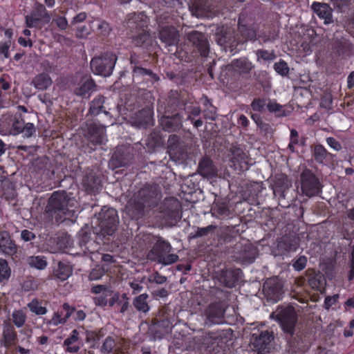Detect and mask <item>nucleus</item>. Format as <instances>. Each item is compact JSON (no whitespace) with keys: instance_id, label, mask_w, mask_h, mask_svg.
<instances>
[{"instance_id":"f257e3e1","label":"nucleus","mask_w":354,"mask_h":354,"mask_svg":"<svg viewBox=\"0 0 354 354\" xmlns=\"http://www.w3.org/2000/svg\"><path fill=\"white\" fill-rule=\"evenodd\" d=\"M118 217L113 208L104 207L99 216L93 221L94 232L102 238L112 235L116 230Z\"/></svg>"},{"instance_id":"f03ea898","label":"nucleus","mask_w":354,"mask_h":354,"mask_svg":"<svg viewBox=\"0 0 354 354\" xmlns=\"http://www.w3.org/2000/svg\"><path fill=\"white\" fill-rule=\"evenodd\" d=\"M270 317L274 318L286 333L290 335L294 333L297 322V313L292 306L278 308L275 312L271 314Z\"/></svg>"},{"instance_id":"7ed1b4c3","label":"nucleus","mask_w":354,"mask_h":354,"mask_svg":"<svg viewBox=\"0 0 354 354\" xmlns=\"http://www.w3.org/2000/svg\"><path fill=\"white\" fill-rule=\"evenodd\" d=\"M171 245L162 240H158L148 254V259L157 261L163 265H169L178 259V255L171 253Z\"/></svg>"},{"instance_id":"20e7f679","label":"nucleus","mask_w":354,"mask_h":354,"mask_svg":"<svg viewBox=\"0 0 354 354\" xmlns=\"http://www.w3.org/2000/svg\"><path fill=\"white\" fill-rule=\"evenodd\" d=\"M116 60L114 54L108 53L93 58L91 61V68L95 75L108 77L111 75Z\"/></svg>"},{"instance_id":"39448f33","label":"nucleus","mask_w":354,"mask_h":354,"mask_svg":"<svg viewBox=\"0 0 354 354\" xmlns=\"http://www.w3.org/2000/svg\"><path fill=\"white\" fill-rule=\"evenodd\" d=\"M75 203L73 199L67 198L64 193H54L49 200V209L58 214L73 215L76 211L73 209Z\"/></svg>"},{"instance_id":"423d86ee","label":"nucleus","mask_w":354,"mask_h":354,"mask_svg":"<svg viewBox=\"0 0 354 354\" xmlns=\"http://www.w3.org/2000/svg\"><path fill=\"white\" fill-rule=\"evenodd\" d=\"M23 119L21 117H3L0 120V134L17 136L22 132Z\"/></svg>"},{"instance_id":"0eeeda50","label":"nucleus","mask_w":354,"mask_h":354,"mask_svg":"<svg viewBox=\"0 0 354 354\" xmlns=\"http://www.w3.org/2000/svg\"><path fill=\"white\" fill-rule=\"evenodd\" d=\"M263 292L266 299L271 302H277L283 295L282 283L277 277L267 279L263 284Z\"/></svg>"},{"instance_id":"6e6552de","label":"nucleus","mask_w":354,"mask_h":354,"mask_svg":"<svg viewBox=\"0 0 354 354\" xmlns=\"http://www.w3.org/2000/svg\"><path fill=\"white\" fill-rule=\"evenodd\" d=\"M301 190L307 196H313L319 192V183L310 171L306 170L301 174Z\"/></svg>"},{"instance_id":"1a4fd4ad","label":"nucleus","mask_w":354,"mask_h":354,"mask_svg":"<svg viewBox=\"0 0 354 354\" xmlns=\"http://www.w3.org/2000/svg\"><path fill=\"white\" fill-rule=\"evenodd\" d=\"M299 248V241L296 237L285 236L278 241L274 255H283L296 252Z\"/></svg>"},{"instance_id":"9d476101","label":"nucleus","mask_w":354,"mask_h":354,"mask_svg":"<svg viewBox=\"0 0 354 354\" xmlns=\"http://www.w3.org/2000/svg\"><path fill=\"white\" fill-rule=\"evenodd\" d=\"M95 88V83L93 80L87 76L82 77V79L75 84L73 93L75 95L88 97Z\"/></svg>"},{"instance_id":"9b49d317","label":"nucleus","mask_w":354,"mask_h":354,"mask_svg":"<svg viewBox=\"0 0 354 354\" xmlns=\"http://www.w3.org/2000/svg\"><path fill=\"white\" fill-rule=\"evenodd\" d=\"M311 8L319 18L324 20V24L328 25L333 22V10L328 4L313 2Z\"/></svg>"},{"instance_id":"f8f14e48","label":"nucleus","mask_w":354,"mask_h":354,"mask_svg":"<svg viewBox=\"0 0 354 354\" xmlns=\"http://www.w3.org/2000/svg\"><path fill=\"white\" fill-rule=\"evenodd\" d=\"M105 131L104 126L91 124L87 133L88 139L95 144H103L106 141Z\"/></svg>"},{"instance_id":"ddd939ff","label":"nucleus","mask_w":354,"mask_h":354,"mask_svg":"<svg viewBox=\"0 0 354 354\" xmlns=\"http://www.w3.org/2000/svg\"><path fill=\"white\" fill-rule=\"evenodd\" d=\"M151 205V203L148 197H146L142 201H137V198H135L128 202L126 209L131 214L132 217H136L142 214L145 207Z\"/></svg>"},{"instance_id":"4468645a","label":"nucleus","mask_w":354,"mask_h":354,"mask_svg":"<svg viewBox=\"0 0 354 354\" xmlns=\"http://www.w3.org/2000/svg\"><path fill=\"white\" fill-rule=\"evenodd\" d=\"M0 250L8 256H13L17 252V247L11 240L8 232L3 231L0 232Z\"/></svg>"},{"instance_id":"2eb2a0df","label":"nucleus","mask_w":354,"mask_h":354,"mask_svg":"<svg viewBox=\"0 0 354 354\" xmlns=\"http://www.w3.org/2000/svg\"><path fill=\"white\" fill-rule=\"evenodd\" d=\"M160 39L167 45L176 44L178 41V33L174 27L165 26L159 32Z\"/></svg>"},{"instance_id":"dca6fc26","label":"nucleus","mask_w":354,"mask_h":354,"mask_svg":"<svg viewBox=\"0 0 354 354\" xmlns=\"http://www.w3.org/2000/svg\"><path fill=\"white\" fill-rule=\"evenodd\" d=\"M188 39L198 47L203 56L206 55L208 50V44L203 34L198 31H193L188 35Z\"/></svg>"},{"instance_id":"f3484780","label":"nucleus","mask_w":354,"mask_h":354,"mask_svg":"<svg viewBox=\"0 0 354 354\" xmlns=\"http://www.w3.org/2000/svg\"><path fill=\"white\" fill-rule=\"evenodd\" d=\"M78 243L82 248L84 252L86 251L92 253L95 249L97 245L95 241H91L89 233L86 229L82 228L77 234Z\"/></svg>"},{"instance_id":"a211bd4d","label":"nucleus","mask_w":354,"mask_h":354,"mask_svg":"<svg viewBox=\"0 0 354 354\" xmlns=\"http://www.w3.org/2000/svg\"><path fill=\"white\" fill-rule=\"evenodd\" d=\"M207 322L210 324H219L223 323L224 312L220 307L212 305L207 310Z\"/></svg>"},{"instance_id":"6ab92c4d","label":"nucleus","mask_w":354,"mask_h":354,"mask_svg":"<svg viewBox=\"0 0 354 354\" xmlns=\"http://www.w3.org/2000/svg\"><path fill=\"white\" fill-rule=\"evenodd\" d=\"M160 124L168 131H175L181 125V118L178 115L174 116H163L160 118Z\"/></svg>"},{"instance_id":"aec40b11","label":"nucleus","mask_w":354,"mask_h":354,"mask_svg":"<svg viewBox=\"0 0 354 354\" xmlns=\"http://www.w3.org/2000/svg\"><path fill=\"white\" fill-rule=\"evenodd\" d=\"M79 333L77 330H73L70 336L66 338L64 342V345L66 347V351L69 353H77L80 348V344L78 342Z\"/></svg>"},{"instance_id":"412c9836","label":"nucleus","mask_w":354,"mask_h":354,"mask_svg":"<svg viewBox=\"0 0 354 354\" xmlns=\"http://www.w3.org/2000/svg\"><path fill=\"white\" fill-rule=\"evenodd\" d=\"M172 209L165 214V220L168 225H174L180 220L181 214L179 211V204L176 200H172Z\"/></svg>"},{"instance_id":"4be33fe9","label":"nucleus","mask_w":354,"mask_h":354,"mask_svg":"<svg viewBox=\"0 0 354 354\" xmlns=\"http://www.w3.org/2000/svg\"><path fill=\"white\" fill-rule=\"evenodd\" d=\"M44 303L42 300L34 298L27 304V307L32 313L36 315H44L48 312Z\"/></svg>"},{"instance_id":"5701e85b","label":"nucleus","mask_w":354,"mask_h":354,"mask_svg":"<svg viewBox=\"0 0 354 354\" xmlns=\"http://www.w3.org/2000/svg\"><path fill=\"white\" fill-rule=\"evenodd\" d=\"M52 80L50 77L46 73H41L36 75L32 83L34 86L39 90H46L52 84Z\"/></svg>"},{"instance_id":"b1692460","label":"nucleus","mask_w":354,"mask_h":354,"mask_svg":"<svg viewBox=\"0 0 354 354\" xmlns=\"http://www.w3.org/2000/svg\"><path fill=\"white\" fill-rule=\"evenodd\" d=\"M54 272L58 279L62 281H65L71 276L73 269L69 264L64 262H59L57 267L55 268Z\"/></svg>"},{"instance_id":"393cba45","label":"nucleus","mask_w":354,"mask_h":354,"mask_svg":"<svg viewBox=\"0 0 354 354\" xmlns=\"http://www.w3.org/2000/svg\"><path fill=\"white\" fill-rule=\"evenodd\" d=\"M69 317V313H67L66 316L63 317L61 313L55 312L50 319H45L44 320V324L47 327L57 326L59 324H65Z\"/></svg>"},{"instance_id":"a878e982","label":"nucleus","mask_w":354,"mask_h":354,"mask_svg":"<svg viewBox=\"0 0 354 354\" xmlns=\"http://www.w3.org/2000/svg\"><path fill=\"white\" fill-rule=\"evenodd\" d=\"M26 262L30 267L40 270H44L48 265L46 259L44 256L28 257L26 259Z\"/></svg>"},{"instance_id":"bb28decb","label":"nucleus","mask_w":354,"mask_h":354,"mask_svg":"<svg viewBox=\"0 0 354 354\" xmlns=\"http://www.w3.org/2000/svg\"><path fill=\"white\" fill-rule=\"evenodd\" d=\"M199 172L205 177H210L216 174L212 161L207 158L202 160L199 163Z\"/></svg>"},{"instance_id":"cd10ccee","label":"nucleus","mask_w":354,"mask_h":354,"mask_svg":"<svg viewBox=\"0 0 354 354\" xmlns=\"http://www.w3.org/2000/svg\"><path fill=\"white\" fill-rule=\"evenodd\" d=\"M149 295L143 293L136 297L133 300V306L138 311L147 313L149 310V306L147 302Z\"/></svg>"},{"instance_id":"c85d7f7f","label":"nucleus","mask_w":354,"mask_h":354,"mask_svg":"<svg viewBox=\"0 0 354 354\" xmlns=\"http://www.w3.org/2000/svg\"><path fill=\"white\" fill-rule=\"evenodd\" d=\"M12 319L14 324L17 328H21L26 320V314L22 309L14 310L12 313Z\"/></svg>"},{"instance_id":"c756f323","label":"nucleus","mask_w":354,"mask_h":354,"mask_svg":"<svg viewBox=\"0 0 354 354\" xmlns=\"http://www.w3.org/2000/svg\"><path fill=\"white\" fill-rule=\"evenodd\" d=\"M309 284L313 288L322 291L325 285V279L320 274H315L309 279Z\"/></svg>"},{"instance_id":"7c9ffc66","label":"nucleus","mask_w":354,"mask_h":354,"mask_svg":"<svg viewBox=\"0 0 354 354\" xmlns=\"http://www.w3.org/2000/svg\"><path fill=\"white\" fill-rule=\"evenodd\" d=\"M3 335L4 340L7 344H10L12 342L16 337L15 329L13 326L10 324H4Z\"/></svg>"},{"instance_id":"2f4dec72","label":"nucleus","mask_w":354,"mask_h":354,"mask_svg":"<svg viewBox=\"0 0 354 354\" xmlns=\"http://www.w3.org/2000/svg\"><path fill=\"white\" fill-rule=\"evenodd\" d=\"M233 67L234 69L241 72H248L252 68V64L246 59H239L233 62Z\"/></svg>"},{"instance_id":"473e14b6","label":"nucleus","mask_w":354,"mask_h":354,"mask_svg":"<svg viewBox=\"0 0 354 354\" xmlns=\"http://www.w3.org/2000/svg\"><path fill=\"white\" fill-rule=\"evenodd\" d=\"M11 270L8 262L3 259H0V282L8 280L10 277Z\"/></svg>"},{"instance_id":"72a5a7b5","label":"nucleus","mask_w":354,"mask_h":354,"mask_svg":"<svg viewBox=\"0 0 354 354\" xmlns=\"http://www.w3.org/2000/svg\"><path fill=\"white\" fill-rule=\"evenodd\" d=\"M104 102V97H98L95 98L92 102L90 106V113L93 115H97L101 112Z\"/></svg>"},{"instance_id":"f704fd0d","label":"nucleus","mask_w":354,"mask_h":354,"mask_svg":"<svg viewBox=\"0 0 354 354\" xmlns=\"http://www.w3.org/2000/svg\"><path fill=\"white\" fill-rule=\"evenodd\" d=\"M257 56L259 61H272L276 58V55L272 50H259L257 51Z\"/></svg>"},{"instance_id":"c9c22d12","label":"nucleus","mask_w":354,"mask_h":354,"mask_svg":"<svg viewBox=\"0 0 354 354\" xmlns=\"http://www.w3.org/2000/svg\"><path fill=\"white\" fill-rule=\"evenodd\" d=\"M272 339V335L268 331L261 333L259 338L257 339V346H260L261 348H263V346L270 343Z\"/></svg>"},{"instance_id":"e433bc0d","label":"nucleus","mask_w":354,"mask_h":354,"mask_svg":"<svg viewBox=\"0 0 354 354\" xmlns=\"http://www.w3.org/2000/svg\"><path fill=\"white\" fill-rule=\"evenodd\" d=\"M274 68L278 74L282 76L286 75L289 72L288 64L283 60L275 63L274 65Z\"/></svg>"},{"instance_id":"4c0bfd02","label":"nucleus","mask_w":354,"mask_h":354,"mask_svg":"<svg viewBox=\"0 0 354 354\" xmlns=\"http://www.w3.org/2000/svg\"><path fill=\"white\" fill-rule=\"evenodd\" d=\"M104 269L101 266H97L91 271L88 278L91 281L98 280L104 274Z\"/></svg>"},{"instance_id":"58836bf2","label":"nucleus","mask_w":354,"mask_h":354,"mask_svg":"<svg viewBox=\"0 0 354 354\" xmlns=\"http://www.w3.org/2000/svg\"><path fill=\"white\" fill-rule=\"evenodd\" d=\"M114 346L115 340L112 337H108L105 339L101 347V351L102 353H110L113 350Z\"/></svg>"},{"instance_id":"ea45409f","label":"nucleus","mask_w":354,"mask_h":354,"mask_svg":"<svg viewBox=\"0 0 354 354\" xmlns=\"http://www.w3.org/2000/svg\"><path fill=\"white\" fill-rule=\"evenodd\" d=\"M111 295V291H106L104 294L95 297L94 302L97 306H105L107 304V297Z\"/></svg>"},{"instance_id":"a19ab883","label":"nucleus","mask_w":354,"mask_h":354,"mask_svg":"<svg viewBox=\"0 0 354 354\" xmlns=\"http://www.w3.org/2000/svg\"><path fill=\"white\" fill-rule=\"evenodd\" d=\"M307 263V259L305 256H301L297 259L292 263L294 269L300 271L304 269Z\"/></svg>"},{"instance_id":"79ce46f5","label":"nucleus","mask_w":354,"mask_h":354,"mask_svg":"<svg viewBox=\"0 0 354 354\" xmlns=\"http://www.w3.org/2000/svg\"><path fill=\"white\" fill-rule=\"evenodd\" d=\"M140 116H144V119L139 122L140 126H145L149 124L151 120V113L149 109L148 110H142L138 113Z\"/></svg>"},{"instance_id":"37998d69","label":"nucleus","mask_w":354,"mask_h":354,"mask_svg":"<svg viewBox=\"0 0 354 354\" xmlns=\"http://www.w3.org/2000/svg\"><path fill=\"white\" fill-rule=\"evenodd\" d=\"M239 30L242 32L245 39L252 40L255 38V31L252 28H246L244 26L239 25Z\"/></svg>"},{"instance_id":"c03bdc74","label":"nucleus","mask_w":354,"mask_h":354,"mask_svg":"<svg viewBox=\"0 0 354 354\" xmlns=\"http://www.w3.org/2000/svg\"><path fill=\"white\" fill-rule=\"evenodd\" d=\"M97 28L103 35H107L111 32L109 24L104 21H98L97 22Z\"/></svg>"},{"instance_id":"a18cd8bd","label":"nucleus","mask_w":354,"mask_h":354,"mask_svg":"<svg viewBox=\"0 0 354 354\" xmlns=\"http://www.w3.org/2000/svg\"><path fill=\"white\" fill-rule=\"evenodd\" d=\"M35 132V128L34 124L30 122L24 124V121L23 120V129L21 133H24L26 137H30Z\"/></svg>"},{"instance_id":"49530a36","label":"nucleus","mask_w":354,"mask_h":354,"mask_svg":"<svg viewBox=\"0 0 354 354\" xmlns=\"http://www.w3.org/2000/svg\"><path fill=\"white\" fill-rule=\"evenodd\" d=\"M148 280L151 283H156L157 284H162L167 281L165 276L160 275L158 272H156L150 275Z\"/></svg>"},{"instance_id":"de8ad7c7","label":"nucleus","mask_w":354,"mask_h":354,"mask_svg":"<svg viewBox=\"0 0 354 354\" xmlns=\"http://www.w3.org/2000/svg\"><path fill=\"white\" fill-rule=\"evenodd\" d=\"M133 76H137V77L144 76V75H149V76H153V77L155 76L151 71L145 69V68L139 67V66L133 67Z\"/></svg>"},{"instance_id":"09e8293b","label":"nucleus","mask_w":354,"mask_h":354,"mask_svg":"<svg viewBox=\"0 0 354 354\" xmlns=\"http://www.w3.org/2000/svg\"><path fill=\"white\" fill-rule=\"evenodd\" d=\"M298 144V133L295 129H291L290 131V140L288 145V149L294 151L295 146Z\"/></svg>"},{"instance_id":"8fccbe9b","label":"nucleus","mask_w":354,"mask_h":354,"mask_svg":"<svg viewBox=\"0 0 354 354\" xmlns=\"http://www.w3.org/2000/svg\"><path fill=\"white\" fill-rule=\"evenodd\" d=\"M142 280H143V279L140 281L136 279V280H133V281L129 282V286L133 290V294L139 293L140 292H141L142 290V289H143V286H142Z\"/></svg>"},{"instance_id":"3c124183","label":"nucleus","mask_w":354,"mask_h":354,"mask_svg":"<svg viewBox=\"0 0 354 354\" xmlns=\"http://www.w3.org/2000/svg\"><path fill=\"white\" fill-rule=\"evenodd\" d=\"M149 37L148 32L143 30L141 33L136 36L135 39L136 45L141 46L144 44L147 41Z\"/></svg>"},{"instance_id":"603ef678","label":"nucleus","mask_w":354,"mask_h":354,"mask_svg":"<svg viewBox=\"0 0 354 354\" xmlns=\"http://www.w3.org/2000/svg\"><path fill=\"white\" fill-rule=\"evenodd\" d=\"M39 21V18L36 17L35 15H28L26 17V26L29 28L37 27Z\"/></svg>"},{"instance_id":"864d4df0","label":"nucleus","mask_w":354,"mask_h":354,"mask_svg":"<svg viewBox=\"0 0 354 354\" xmlns=\"http://www.w3.org/2000/svg\"><path fill=\"white\" fill-rule=\"evenodd\" d=\"M326 155V150L322 146H317L315 149V156L317 161L322 162Z\"/></svg>"},{"instance_id":"5fc2aeb1","label":"nucleus","mask_w":354,"mask_h":354,"mask_svg":"<svg viewBox=\"0 0 354 354\" xmlns=\"http://www.w3.org/2000/svg\"><path fill=\"white\" fill-rule=\"evenodd\" d=\"M57 26L61 30H65L68 27L67 19L64 17H58L53 20Z\"/></svg>"},{"instance_id":"6e6d98bb","label":"nucleus","mask_w":354,"mask_h":354,"mask_svg":"<svg viewBox=\"0 0 354 354\" xmlns=\"http://www.w3.org/2000/svg\"><path fill=\"white\" fill-rule=\"evenodd\" d=\"M338 298V295H335L333 297H326L324 301L325 308L329 309L333 305H334L337 301Z\"/></svg>"},{"instance_id":"4d7b16f0","label":"nucleus","mask_w":354,"mask_h":354,"mask_svg":"<svg viewBox=\"0 0 354 354\" xmlns=\"http://www.w3.org/2000/svg\"><path fill=\"white\" fill-rule=\"evenodd\" d=\"M332 97L330 95H325L321 101V106L326 109H330L332 106Z\"/></svg>"},{"instance_id":"13d9d810","label":"nucleus","mask_w":354,"mask_h":354,"mask_svg":"<svg viewBox=\"0 0 354 354\" xmlns=\"http://www.w3.org/2000/svg\"><path fill=\"white\" fill-rule=\"evenodd\" d=\"M266 105V101L263 100H255L251 104L252 109L257 111H261Z\"/></svg>"},{"instance_id":"bf43d9fd","label":"nucleus","mask_w":354,"mask_h":354,"mask_svg":"<svg viewBox=\"0 0 354 354\" xmlns=\"http://www.w3.org/2000/svg\"><path fill=\"white\" fill-rule=\"evenodd\" d=\"M21 237L24 241H30L35 238V235L28 230H24L21 232Z\"/></svg>"},{"instance_id":"052dcab7","label":"nucleus","mask_w":354,"mask_h":354,"mask_svg":"<svg viewBox=\"0 0 354 354\" xmlns=\"http://www.w3.org/2000/svg\"><path fill=\"white\" fill-rule=\"evenodd\" d=\"M350 0H331V3L335 8L342 10L348 4Z\"/></svg>"},{"instance_id":"680f3d73","label":"nucleus","mask_w":354,"mask_h":354,"mask_svg":"<svg viewBox=\"0 0 354 354\" xmlns=\"http://www.w3.org/2000/svg\"><path fill=\"white\" fill-rule=\"evenodd\" d=\"M214 229V227L213 225H209L205 227L198 228L197 230L196 236H205L206 234H207L209 233V232H210L211 230H212Z\"/></svg>"},{"instance_id":"e2e57ef3","label":"nucleus","mask_w":354,"mask_h":354,"mask_svg":"<svg viewBox=\"0 0 354 354\" xmlns=\"http://www.w3.org/2000/svg\"><path fill=\"white\" fill-rule=\"evenodd\" d=\"M326 142L331 148L336 151H339L341 149L340 144L333 138H328Z\"/></svg>"},{"instance_id":"0e129e2a","label":"nucleus","mask_w":354,"mask_h":354,"mask_svg":"<svg viewBox=\"0 0 354 354\" xmlns=\"http://www.w3.org/2000/svg\"><path fill=\"white\" fill-rule=\"evenodd\" d=\"M106 291H111L106 286L103 285H97L92 287L91 292L95 294H104Z\"/></svg>"},{"instance_id":"69168bd1","label":"nucleus","mask_w":354,"mask_h":354,"mask_svg":"<svg viewBox=\"0 0 354 354\" xmlns=\"http://www.w3.org/2000/svg\"><path fill=\"white\" fill-rule=\"evenodd\" d=\"M10 42L6 41L0 45V53L3 54L5 57H8V49L10 48Z\"/></svg>"},{"instance_id":"338daca9","label":"nucleus","mask_w":354,"mask_h":354,"mask_svg":"<svg viewBox=\"0 0 354 354\" xmlns=\"http://www.w3.org/2000/svg\"><path fill=\"white\" fill-rule=\"evenodd\" d=\"M266 106L270 111L276 112L280 110L281 106L275 102L270 101Z\"/></svg>"},{"instance_id":"774afa93","label":"nucleus","mask_w":354,"mask_h":354,"mask_svg":"<svg viewBox=\"0 0 354 354\" xmlns=\"http://www.w3.org/2000/svg\"><path fill=\"white\" fill-rule=\"evenodd\" d=\"M354 277V245L353 247L352 250V259H351V271L348 276L349 280H352Z\"/></svg>"}]
</instances>
